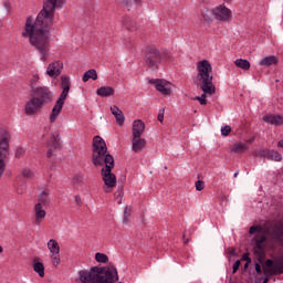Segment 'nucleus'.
<instances>
[{
    "mask_svg": "<svg viewBox=\"0 0 283 283\" xmlns=\"http://www.w3.org/2000/svg\"><path fill=\"white\" fill-rule=\"evenodd\" d=\"M67 0H44L42 10L34 18L28 17L21 32L22 39H28L30 45L35 48L42 56V61H46L50 52V29L54 25V12L56 8L64 6Z\"/></svg>",
    "mask_w": 283,
    "mask_h": 283,
    "instance_id": "obj_1",
    "label": "nucleus"
},
{
    "mask_svg": "<svg viewBox=\"0 0 283 283\" xmlns=\"http://www.w3.org/2000/svg\"><path fill=\"white\" fill-rule=\"evenodd\" d=\"M80 282L82 283H116L118 282V270L116 266L108 268L94 266L88 271L78 272Z\"/></svg>",
    "mask_w": 283,
    "mask_h": 283,
    "instance_id": "obj_2",
    "label": "nucleus"
},
{
    "mask_svg": "<svg viewBox=\"0 0 283 283\" xmlns=\"http://www.w3.org/2000/svg\"><path fill=\"white\" fill-rule=\"evenodd\" d=\"M52 199L50 198V190L42 189L38 195L35 205L33 206V224L35 227H41L45 219L48 218V209Z\"/></svg>",
    "mask_w": 283,
    "mask_h": 283,
    "instance_id": "obj_3",
    "label": "nucleus"
},
{
    "mask_svg": "<svg viewBox=\"0 0 283 283\" xmlns=\"http://www.w3.org/2000/svg\"><path fill=\"white\" fill-rule=\"evenodd\" d=\"M112 169H114V157L112 155H106L105 167L102 168L104 193H112V191H114V189L116 188V175L112 172Z\"/></svg>",
    "mask_w": 283,
    "mask_h": 283,
    "instance_id": "obj_4",
    "label": "nucleus"
},
{
    "mask_svg": "<svg viewBox=\"0 0 283 283\" xmlns=\"http://www.w3.org/2000/svg\"><path fill=\"white\" fill-rule=\"evenodd\" d=\"M197 81L201 85H206L207 87H216L213 85V67L209 60H201L197 62Z\"/></svg>",
    "mask_w": 283,
    "mask_h": 283,
    "instance_id": "obj_5",
    "label": "nucleus"
},
{
    "mask_svg": "<svg viewBox=\"0 0 283 283\" xmlns=\"http://www.w3.org/2000/svg\"><path fill=\"white\" fill-rule=\"evenodd\" d=\"M220 21L221 23H229L233 19V13L231 9L227 8L224 4H220L213 9H209L203 13V21L206 23H211V21Z\"/></svg>",
    "mask_w": 283,
    "mask_h": 283,
    "instance_id": "obj_6",
    "label": "nucleus"
},
{
    "mask_svg": "<svg viewBox=\"0 0 283 283\" xmlns=\"http://www.w3.org/2000/svg\"><path fill=\"white\" fill-rule=\"evenodd\" d=\"M107 156H109V154H107V144L105 143V139L101 136H95L93 138V165L95 167L105 165Z\"/></svg>",
    "mask_w": 283,
    "mask_h": 283,
    "instance_id": "obj_7",
    "label": "nucleus"
},
{
    "mask_svg": "<svg viewBox=\"0 0 283 283\" xmlns=\"http://www.w3.org/2000/svg\"><path fill=\"white\" fill-rule=\"evenodd\" d=\"M62 93L60 94L55 105L52 108L50 115V123H55L56 118H59L61 111L63 109V105H65V98H67V94H70V77L62 76Z\"/></svg>",
    "mask_w": 283,
    "mask_h": 283,
    "instance_id": "obj_8",
    "label": "nucleus"
},
{
    "mask_svg": "<svg viewBox=\"0 0 283 283\" xmlns=\"http://www.w3.org/2000/svg\"><path fill=\"white\" fill-rule=\"evenodd\" d=\"M161 61L171 63L174 61V57H171V54L169 53H164L163 57V55H160V51H158L157 49H151L146 55L145 63L147 67H149V70L154 71L158 70V65H160Z\"/></svg>",
    "mask_w": 283,
    "mask_h": 283,
    "instance_id": "obj_9",
    "label": "nucleus"
},
{
    "mask_svg": "<svg viewBox=\"0 0 283 283\" xmlns=\"http://www.w3.org/2000/svg\"><path fill=\"white\" fill-rule=\"evenodd\" d=\"M46 249L49 250V258L52 265L56 269L61 264V245L56 239H50L46 242Z\"/></svg>",
    "mask_w": 283,
    "mask_h": 283,
    "instance_id": "obj_10",
    "label": "nucleus"
},
{
    "mask_svg": "<svg viewBox=\"0 0 283 283\" xmlns=\"http://www.w3.org/2000/svg\"><path fill=\"white\" fill-rule=\"evenodd\" d=\"M31 94H33L34 98H39L43 105H48L49 103H52V99L54 98V93H52V90H50L49 86H43V85L33 87V91H31Z\"/></svg>",
    "mask_w": 283,
    "mask_h": 283,
    "instance_id": "obj_11",
    "label": "nucleus"
},
{
    "mask_svg": "<svg viewBox=\"0 0 283 283\" xmlns=\"http://www.w3.org/2000/svg\"><path fill=\"white\" fill-rule=\"evenodd\" d=\"M42 107H45V104L41 103L39 98L33 96L24 104V112L27 116H34L41 112Z\"/></svg>",
    "mask_w": 283,
    "mask_h": 283,
    "instance_id": "obj_12",
    "label": "nucleus"
},
{
    "mask_svg": "<svg viewBox=\"0 0 283 283\" xmlns=\"http://www.w3.org/2000/svg\"><path fill=\"white\" fill-rule=\"evenodd\" d=\"M10 140H12V135L8 129L0 130V156L7 158L10 151Z\"/></svg>",
    "mask_w": 283,
    "mask_h": 283,
    "instance_id": "obj_13",
    "label": "nucleus"
},
{
    "mask_svg": "<svg viewBox=\"0 0 283 283\" xmlns=\"http://www.w3.org/2000/svg\"><path fill=\"white\" fill-rule=\"evenodd\" d=\"M150 85H155L157 92L163 94V96H171V88L174 84L167 80H150Z\"/></svg>",
    "mask_w": 283,
    "mask_h": 283,
    "instance_id": "obj_14",
    "label": "nucleus"
},
{
    "mask_svg": "<svg viewBox=\"0 0 283 283\" xmlns=\"http://www.w3.org/2000/svg\"><path fill=\"white\" fill-rule=\"evenodd\" d=\"M62 72H63V62L55 60L49 63L45 74L46 76H50V78H59Z\"/></svg>",
    "mask_w": 283,
    "mask_h": 283,
    "instance_id": "obj_15",
    "label": "nucleus"
},
{
    "mask_svg": "<svg viewBox=\"0 0 283 283\" xmlns=\"http://www.w3.org/2000/svg\"><path fill=\"white\" fill-rule=\"evenodd\" d=\"M200 87L203 93L201 96L195 97V101H198L200 105H207V98H210V96L216 94V86L201 85Z\"/></svg>",
    "mask_w": 283,
    "mask_h": 283,
    "instance_id": "obj_16",
    "label": "nucleus"
},
{
    "mask_svg": "<svg viewBox=\"0 0 283 283\" xmlns=\"http://www.w3.org/2000/svg\"><path fill=\"white\" fill-rule=\"evenodd\" d=\"M147 147V139L143 137H133L132 149L135 154L143 151Z\"/></svg>",
    "mask_w": 283,
    "mask_h": 283,
    "instance_id": "obj_17",
    "label": "nucleus"
},
{
    "mask_svg": "<svg viewBox=\"0 0 283 283\" xmlns=\"http://www.w3.org/2000/svg\"><path fill=\"white\" fill-rule=\"evenodd\" d=\"M133 137H140L145 134V122L142 119H136L132 125Z\"/></svg>",
    "mask_w": 283,
    "mask_h": 283,
    "instance_id": "obj_18",
    "label": "nucleus"
},
{
    "mask_svg": "<svg viewBox=\"0 0 283 283\" xmlns=\"http://www.w3.org/2000/svg\"><path fill=\"white\" fill-rule=\"evenodd\" d=\"M111 113L115 117L116 124L119 127H123V125H125V114H123V111H120L118 106L114 105V106H111Z\"/></svg>",
    "mask_w": 283,
    "mask_h": 283,
    "instance_id": "obj_19",
    "label": "nucleus"
},
{
    "mask_svg": "<svg viewBox=\"0 0 283 283\" xmlns=\"http://www.w3.org/2000/svg\"><path fill=\"white\" fill-rule=\"evenodd\" d=\"M59 140H61V137L59 134H52L51 139L49 140V145H52V148H49L46 151L48 158H52L54 154H56V145H59Z\"/></svg>",
    "mask_w": 283,
    "mask_h": 283,
    "instance_id": "obj_20",
    "label": "nucleus"
},
{
    "mask_svg": "<svg viewBox=\"0 0 283 283\" xmlns=\"http://www.w3.org/2000/svg\"><path fill=\"white\" fill-rule=\"evenodd\" d=\"M264 123H269V125H274L275 127H280L283 125V116L282 115H265L263 117Z\"/></svg>",
    "mask_w": 283,
    "mask_h": 283,
    "instance_id": "obj_21",
    "label": "nucleus"
},
{
    "mask_svg": "<svg viewBox=\"0 0 283 283\" xmlns=\"http://www.w3.org/2000/svg\"><path fill=\"white\" fill-rule=\"evenodd\" d=\"M97 96H101L102 98H107L109 96H114L116 94V88L112 86H101L96 90Z\"/></svg>",
    "mask_w": 283,
    "mask_h": 283,
    "instance_id": "obj_22",
    "label": "nucleus"
},
{
    "mask_svg": "<svg viewBox=\"0 0 283 283\" xmlns=\"http://www.w3.org/2000/svg\"><path fill=\"white\" fill-rule=\"evenodd\" d=\"M122 23L124 28L126 30H129L130 32H135V30H138V23L132 18H123Z\"/></svg>",
    "mask_w": 283,
    "mask_h": 283,
    "instance_id": "obj_23",
    "label": "nucleus"
},
{
    "mask_svg": "<svg viewBox=\"0 0 283 283\" xmlns=\"http://www.w3.org/2000/svg\"><path fill=\"white\" fill-rule=\"evenodd\" d=\"M259 65L262 67H271V65H277V56L275 55H270L261 59L259 62Z\"/></svg>",
    "mask_w": 283,
    "mask_h": 283,
    "instance_id": "obj_24",
    "label": "nucleus"
},
{
    "mask_svg": "<svg viewBox=\"0 0 283 283\" xmlns=\"http://www.w3.org/2000/svg\"><path fill=\"white\" fill-rule=\"evenodd\" d=\"M33 271L39 275V277H45V265L43 262L33 261Z\"/></svg>",
    "mask_w": 283,
    "mask_h": 283,
    "instance_id": "obj_25",
    "label": "nucleus"
},
{
    "mask_svg": "<svg viewBox=\"0 0 283 283\" xmlns=\"http://www.w3.org/2000/svg\"><path fill=\"white\" fill-rule=\"evenodd\" d=\"M90 78H92V81H96L98 78V73L96 72V70L91 69V70L86 71L83 74L82 81H83V83H87V81H90Z\"/></svg>",
    "mask_w": 283,
    "mask_h": 283,
    "instance_id": "obj_26",
    "label": "nucleus"
},
{
    "mask_svg": "<svg viewBox=\"0 0 283 283\" xmlns=\"http://www.w3.org/2000/svg\"><path fill=\"white\" fill-rule=\"evenodd\" d=\"M234 65H235V67H239L240 70H244V71L251 70V62H249V60L237 59L234 61Z\"/></svg>",
    "mask_w": 283,
    "mask_h": 283,
    "instance_id": "obj_27",
    "label": "nucleus"
},
{
    "mask_svg": "<svg viewBox=\"0 0 283 283\" xmlns=\"http://www.w3.org/2000/svg\"><path fill=\"white\" fill-rule=\"evenodd\" d=\"M41 82V76L39 74H33L29 80H28V85L30 87V92L34 91V87H38L36 84Z\"/></svg>",
    "mask_w": 283,
    "mask_h": 283,
    "instance_id": "obj_28",
    "label": "nucleus"
},
{
    "mask_svg": "<svg viewBox=\"0 0 283 283\" xmlns=\"http://www.w3.org/2000/svg\"><path fill=\"white\" fill-rule=\"evenodd\" d=\"M249 149V146L244 143L234 144L231 148V151L233 154H242L243 151H247Z\"/></svg>",
    "mask_w": 283,
    "mask_h": 283,
    "instance_id": "obj_29",
    "label": "nucleus"
},
{
    "mask_svg": "<svg viewBox=\"0 0 283 283\" xmlns=\"http://www.w3.org/2000/svg\"><path fill=\"white\" fill-rule=\"evenodd\" d=\"M95 260L98 262V264H107V262H109V256H107L105 253L96 252Z\"/></svg>",
    "mask_w": 283,
    "mask_h": 283,
    "instance_id": "obj_30",
    "label": "nucleus"
},
{
    "mask_svg": "<svg viewBox=\"0 0 283 283\" xmlns=\"http://www.w3.org/2000/svg\"><path fill=\"white\" fill-rule=\"evenodd\" d=\"M22 176L25 178V180H34L36 178V175H34V171H32L30 168H23Z\"/></svg>",
    "mask_w": 283,
    "mask_h": 283,
    "instance_id": "obj_31",
    "label": "nucleus"
},
{
    "mask_svg": "<svg viewBox=\"0 0 283 283\" xmlns=\"http://www.w3.org/2000/svg\"><path fill=\"white\" fill-rule=\"evenodd\" d=\"M268 158H270V160H274L275 163H280V160H282V155L279 151L272 150L269 153Z\"/></svg>",
    "mask_w": 283,
    "mask_h": 283,
    "instance_id": "obj_32",
    "label": "nucleus"
},
{
    "mask_svg": "<svg viewBox=\"0 0 283 283\" xmlns=\"http://www.w3.org/2000/svg\"><path fill=\"white\" fill-rule=\"evenodd\" d=\"M129 216H132V208L126 207L124 209L123 224H128L129 223Z\"/></svg>",
    "mask_w": 283,
    "mask_h": 283,
    "instance_id": "obj_33",
    "label": "nucleus"
},
{
    "mask_svg": "<svg viewBox=\"0 0 283 283\" xmlns=\"http://www.w3.org/2000/svg\"><path fill=\"white\" fill-rule=\"evenodd\" d=\"M4 172H6V157L0 155V179L2 178Z\"/></svg>",
    "mask_w": 283,
    "mask_h": 283,
    "instance_id": "obj_34",
    "label": "nucleus"
},
{
    "mask_svg": "<svg viewBox=\"0 0 283 283\" xmlns=\"http://www.w3.org/2000/svg\"><path fill=\"white\" fill-rule=\"evenodd\" d=\"M260 232H262V226H252L249 231L251 235H253V233H260Z\"/></svg>",
    "mask_w": 283,
    "mask_h": 283,
    "instance_id": "obj_35",
    "label": "nucleus"
},
{
    "mask_svg": "<svg viewBox=\"0 0 283 283\" xmlns=\"http://www.w3.org/2000/svg\"><path fill=\"white\" fill-rule=\"evenodd\" d=\"M221 134L222 136H229L231 134V126L226 125L221 127Z\"/></svg>",
    "mask_w": 283,
    "mask_h": 283,
    "instance_id": "obj_36",
    "label": "nucleus"
},
{
    "mask_svg": "<svg viewBox=\"0 0 283 283\" xmlns=\"http://www.w3.org/2000/svg\"><path fill=\"white\" fill-rule=\"evenodd\" d=\"M195 187L197 191H202V189H205V181L202 180L196 181Z\"/></svg>",
    "mask_w": 283,
    "mask_h": 283,
    "instance_id": "obj_37",
    "label": "nucleus"
},
{
    "mask_svg": "<svg viewBox=\"0 0 283 283\" xmlns=\"http://www.w3.org/2000/svg\"><path fill=\"white\" fill-rule=\"evenodd\" d=\"M122 6H124V8H127V10H132L133 2L132 0H123Z\"/></svg>",
    "mask_w": 283,
    "mask_h": 283,
    "instance_id": "obj_38",
    "label": "nucleus"
},
{
    "mask_svg": "<svg viewBox=\"0 0 283 283\" xmlns=\"http://www.w3.org/2000/svg\"><path fill=\"white\" fill-rule=\"evenodd\" d=\"M240 264H241L240 260H237L234 262V264L232 266V273H237L238 272V270L240 269Z\"/></svg>",
    "mask_w": 283,
    "mask_h": 283,
    "instance_id": "obj_39",
    "label": "nucleus"
},
{
    "mask_svg": "<svg viewBox=\"0 0 283 283\" xmlns=\"http://www.w3.org/2000/svg\"><path fill=\"white\" fill-rule=\"evenodd\" d=\"M242 260H244L248 264H251V259L249 258V253H244L242 255Z\"/></svg>",
    "mask_w": 283,
    "mask_h": 283,
    "instance_id": "obj_40",
    "label": "nucleus"
},
{
    "mask_svg": "<svg viewBox=\"0 0 283 283\" xmlns=\"http://www.w3.org/2000/svg\"><path fill=\"white\" fill-rule=\"evenodd\" d=\"M159 123H163V120H165V113H159L157 116Z\"/></svg>",
    "mask_w": 283,
    "mask_h": 283,
    "instance_id": "obj_41",
    "label": "nucleus"
},
{
    "mask_svg": "<svg viewBox=\"0 0 283 283\" xmlns=\"http://www.w3.org/2000/svg\"><path fill=\"white\" fill-rule=\"evenodd\" d=\"M255 271L256 273L262 274V266H260L259 263L255 264Z\"/></svg>",
    "mask_w": 283,
    "mask_h": 283,
    "instance_id": "obj_42",
    "label": "nucleus"
},
{
    "mask_svg": "<svg viewBox=\"0 0 283 283\" xmlns=\"http://www.w3.org/2000/svg\"><path fill=\"white\" fill-rule=\"evenodd\" d=\"M83 200L81 199V196H75V203L81 205Z\"/></svg>",
    "mask_w": 283,
    "mask_h": 283,
    "instance_id": "obj_43",
    "label": "nucleus"
},
{
    "mask_svg": "<svg viewBox=\"0 0 283 283\" xmlns=\"http://www.w3.org/2000/svg\"><path fill=\"white\" fill-rule=\"evenodd\" d=\"M266 266H273V261L272 260H268L266 261Z\"/></svg>",
    "mask_w": 283,
    "mask_h": 283,
    "instance_id": "obj_44",
    "label": "nucleus"
},
{
    "mask_svg": "<svg viewBox=\"0 0 283 283\" xmlns=\"http://www.w3.org/2000/svg\"><path fill=\"white\" fill-rule=\"evenodd\" d=\"M277 147H283V139L277 142Z\"/></svg>",
    "mask_w": 283,
    "mask_h": 283,
    "instance_id": "obj_45",
    "label": "nucleus"
},
{
    "mask_svg": "<svg viewBox=\"0 0 283 283\" xmlns=\"http://www.w3.org/2000/svg\"><path fill=\"white\" fill-rule=\"evenodd\" d=\"M266 241V237L262 235L260 239V242H265Z\"/></svg>",
    "mask_w": 283,
    "mask_h": 283,
    "instance_id": "obj_46",
    "label": "nucleus"
},
{
    "mask_svg": "<svg viewBox=\"0 0 283 283\" xmlns=\"http://www.w3.org/2000/svg\"><path fill=\"white\" fill-rule=\"evenodd\" d=\"M3 253V247L0 245V255Z\"/></svg>",
    "mask_w": 283,
    "mask_h": 283,
    "instance_id": "obj_47",
    "label": "nucleus"
},
{
    "mask_svg": "<svg viewBox=\"0 0 283 283\" xmlns=\"http://www.w3.org/2000/svg\"><path fill=\"white\" fill-rule=\"evenodd\" d=\"M237 177H238V172L234 174V178H237Z\"/></svg>",
    "mask_w": 283,
    "mask_h": 283,
    "instance_id": "obj_48",
    "label": "nucleus"
},
{
    "mask_svg": "<svg viewBox=\"0 0 283 283\" xmlns=\"http://www.w3.org/2000/svg\"><path fill=\"white\" fill-rule=\"evenodd\" d=\"M249 266V263L245 264V269Z\"/></svg>",
    "mask_w": 283,
    "mask_h": 283,
    "instance_id": "obj_49",
    "label": "nucleus"
},
{
    "mask_svg": "<svg viewBox=\"0 0 283 283\" xmlns=\"http://www.w3.org/2000/svg\"><path fill=\"white\" fill-rule=\"evenodd\" d=\"M15 156H19V153H17Z\"/></svg>",
    "mask_w": 283,
    "mask_h": 283,
    "instance_id": "obj_50",
    "label": "nucleus"
},
{
    "mask_svg": "<svg viewBox=\"0 0 283 283\" xmlns=\"http://www.w3.org/2000/svg\"><path fill=\"white\" fill-rule=\"evenodd\" d=\"M233 251H234V250H232V252H231V253H233Z\"/></svg>",
    "mask_w": 283,
    "mask_h": 283,
    "instance_id": "obj_51",
    "label": "nucleus"
},
{
    "mask_svg": "<svg viewBox=\"0 0 283 283\" xmlns=\"http://www.w3.org/2000/svg\"><path fill=\"white\" fill-rule=\"evenodd\" d=\"M117 283H123V282H117Z\"/></svg>",
    "mask_w": 283,
    "mask_h": 283,
    "instance_id": "obj_52",
    "label": "nucleus"
}]
</instances>
